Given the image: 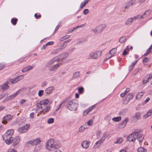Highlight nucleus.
I'll return each instance as SVG.
<instances>
[{
  "instance_id": "obj_28",
  "label": "nucleus",
  "mask_w": 152,
  "mask_h": 152,
  "mask_svg": "<svg viewBox=\"0 0 152 152\" xmlns=\"http://www.w3.org/2000/svg\"><path fill=\"white\" fill-rule=\"evenodd\" d=\"M117 51V48H114L111 50L110 51V53L111 55L112 56L110 57L108 59L110 58L111 57L113 56H114V55L116 53Z\"/></svg>"
},
{
  "instance_id": "obj_8",
  "label": "nucleus",
  "mask_w": 152,
  "mask_h": 152,
  "mask_svg": "<svg viewBox=\"0 0 152 152\" xmlns=\"http://www.w3.org/2000/svg\"><path fill=\"white\" fill-rule=\"evenodd\" d=\"M8 82L7 81L5 83L1 85L0 86V91H4L8 89L9 86H8Z\"/></svg>"
},
{
  "instance_id": "obj_42",
  "label": "nucleus",
  "mask_w": 152,
  "mask_h": 152,
  "mask_svg": "<svg viewBox=\"0 0 152 152\" xmlns=\"http://www.w3.org/2000/svg\"><path fill=\"white\" fill-rule=\"evenodd\" d=\"M123 141V139L121 138H118L117 139V141L115 142V144L121 143Z\"/></svg>"
},
{
  "instance_id": "obj_21",
  "label": "nucleus",
  "mask_w": 152,
  "mask_h": 152,
  "mask_svg": "<svg viewBox=\"0 0 152 152\" xmlns=\"http://www.w3.org/2000/svg\"><path fill=\"white\" fill-rule=\"evenodd\" d=\"M106 27V25L105 24H102L100 26H99L96 28H97L98 31L100 33L102 31L103 29L105 28Z\"/></svg>"
},
{
  "instance_id": "obj_37",
  "label": "nucleus",
  "mask_w": 152,
  "mask_h": 152,
  "mask_svg": "<svg viewBox=\"0 0 152 152\" xmlns=\"http://www.w3.org/2000/svg\"><path fill=\"white\" fill-rule=\"evenodd\" d=\"M133 95L132 93H129L126 96V98L127 100L129 101L131 99L133 98Z\"/></svg>"
},
{
  "instance_id": "obj_12",
  "label": "nucleus",
  "mask_w": 152,
  "mask_h": 152,
  "mask_svg": "<svg viewBox=\"0 0 152 152\" xmlns=\"http://www.w3.org/2000/svg\"><path fill=\"white\" fill-rule=\"evenodd\" d=\"M40 142L39 139H37L35 140H32L28 141L27 143L31 145H32L34 146L37 145L39 144Z\"/></svg>"
},
{
  "instance_id": "obj_39",
  "label": "nucleus",
  "mask_w": 152,
  "mask_h": 152,
  "mask_svg": "<svg viewBox=\"0 0 152 152\" xmlns=\"http://www.w3.org/2000/svg\"><path fill=\"white\" fill-rule=\"evenodd\" d=\"M142 91L140 92L137 95L136 98L137 99H140L142 98Z\"/></svg>"
},
{
  "instance_id": "obj_62",
  "label": "nucleus",
  "mask_w": 152,
  "mask_h": 152,
  "mask_svg": "<svg viewBox=\"0 0 152 152\" xmlns=\"http://www.w3.org/2000/svg\"><path fill=\"white\" fill-rule=\"evenodd\" d=\"M127 53L128 52L126 51V49H125L124 50V51L122 53V55L124 56H125V55L127 54Z\"/></svg>"
},
{
  "instance_id": "obj_24",
  "label": "nucleus",
  "mask_w": 152,
  "mask_h": 152,
  "mask_svg": "<svg viewBox=\"0 0 152 152\" xmlns=\"http://www.w3.org/2000/svg\"><path fill=\"white\" fill-rule=\"evenodd\" d=\"M49 100L48 99H46L45 100L41 101L40 103V104L42 105L43 107L45 106L49 103Z\"/></svg>"
},
{
  "instance_id": "obj_5",
  "label": "nucleus",
  "mask_w": 152,
  "mask_h": 152,
  "mask_svg": "<svg viewBox=\"0 0 152 152\" xmlns=\"http://www.w3.org/2000/svg\"><path fill=\"white\" fill-rule=\"evenodd\" d=\"M29 126V124H27L19 128L18 129V131L21 133L25 132L28 129Z\"/></svg>"
},
{
  "instance_id": "obj_26",
  "label": "nucleus",
  "mask_w": 152,
  "mask_h": 152,
  "mask_svg": "<svg viewBox=\"0 0 152 152\" xmlns=\"http://www.w3.org/2000/svg\"><path fill=\"white\" fill-rule=\"evenodd\" d=\"M53 89V87L52 86L49 87L45 90V93H46L47 94H49L51 93Z\"/></svg>"
},
{
  "instance_id": "obj_35",
  "label": "nucleus",
  "mask_w": 152,
  "mask_h": 152,
  "mask_svg": "<svg viewBox=\"0 0 152 152\" xmlns=\"http://www.w3.org/2000/svg\"><path fill=\"white\" fill-rule=\"evenodd\" d=\"M121 116H119L118 117H115L114 118H112V120L115 122H118L120 121L121 120Z\"/></svg>"
},
{
  "instance_id": "obj_51",
  "label": "nucleus",
  "mask_w": 152,
  "mask_h": 152,
  "mask_svg": "<svg viewBox=\"0 0 152 152\" xmlns=\"http://www.w3.org/2000/svg\"><path fill=\"white\" fill-rule=\"evenodd\" d=\"M54 122V119L53 118H50L47 121L48 123V124L53 123Z\"/></svg>"
},
{
  "instance_id": "obj_20",
  "label": "nucleus",
  "mask_w": 152,
  "mask_h": 152,
  "mask_svg": "<svg viewBox=\"0 0 152 152\" xmlns=\"http://www.w3.org/2000/svg\"><path fill=\"white\" fill-rule=\"evenodd\" d=\"M60 66V64L59 63H57L56 64L50 67L49 69L50 71H54L57 69Z\"/></svg>"
},
{
  "instance_id": "obj_7",
  "label": "nucleus",
  "mask_w": 152,
  "mask_h": 152,
  "mask_svg": "<svg viewBox=\"0 0 152 152\" xmlns=\"http://www.w3.org/2000/svg\"><path fill=\"white\" fill-rule=\"evenodd\" d=\"M12 118V116L10 114H7L3 118V120L2 121V123L6 124L7 123V121L11 120Z\"/></svg>"
},
{
  "instance_id": "obj_50",
  "label": "nucleus",
  "mask_w": 152,
  "mask_h": 152,
  "mask_svg": "<svg viewBox=\"0 0 152 152\" xmlns=\"http://www.w3.org/2000/svg\"><path fill=\"white\" fill-rule=\"evenodd\" d=\"M44 94V91L43 90H40L39 91L38 95L40 97L42 96Z\"/></svg>"
},
{
  "instance_id": "obj_1",
  "label": "nucleus",
  "mask_w": 152,
  "mask_h": 152,
  "mask_svg": "<svg viewBox=\"0 0 152 152\" xmlns=\"http://www.w3.org/2000/svg\"><path fill=\"white\" fill-rule=\"evenodd\" d=\"M58 147V144L54 142L53 139L48 140L46 144V149L50 151H53L57 148Z\"/></svg>"
},
{
  "instance_id": "obj_11",
  "label": "nucleus",
  "mask_w": 152,
  "mask_h": 152,
  "mask_svg": "<svg viewBox=\"0 0 152 152\" xmlns=\"http://www.w3.org/2000/svg\"><path fill=\"white\" fill-rule=\"evenodd\" d=\"M20 139L18 137H15L14 139H13V140H12V145L14 147L16 148L18 147L17 146L20 142Z\"/></svg>"
},
{
  "instance_id": "obj_48",
  "label": "nucleus",
  "mask_w": 152,
  "mask_h": 152,
  "mask_svg": "<svg viewBox=\"0 0 152 152\" xmlns=\"http://www.w3.org/2000/svg\"><path fill=\"white\" fill-rule=\"evenodd\" d=\"M151 11L150 10H148L145 11V12L144 13V14H143V15H148L150 13H151Z\"/></svg>"
},
{
  "instance_id": "obj_29",
  "label": "nucleus",
  "mask_w": 152,
  "mask_h": 152,
  "mask_svg": "<svg viewBox=\"0 0 152 152\" xmlns=\"http://www.w3.org/2000/svg\"><path fill=\"white\" fill-rule=\"evenodd\" d=\"M151 52H152V45L147 50L146 53H145L143 55V56H146L147 55H148Z\"/></svg>"
},
{
  "instance_id": "obj_63",
  "label": "nucleus",
  "mask_w": 152,
  "mask_h": 152,
  "mask_svg": "<svg viewBox=\"0 0 152 152\" xmlns=\"http://www.w3.org/2000/svg\"><path fill=\"white\" fill-rule=\"evenodd\" d=\"M138 152H142V147H139L137 149Z\"/></svg>"
},
{
  "instance_id": "obj_6",
  "label": "nucleus",
  "mask_w": 152,
  "mask_h": 152,
  "mask_svg": "<svg viewBox=\"0 0 152 152\" xmlns=\"http://www.w3.org/2000/svg\"><path fill=\"white\" fill-rule=\"evenodd\" d=\"M14 131L13 129H10L8 130L4 134L3 137L4 138H7V137L13 138L12 137V136L14 134Z\"/></svg>"
},
{
  "instance_id": "obj_22",
  "label": "nucleus",
  "mask_w": 152,
  "mask_h": 152,
  "mask_svg": "<svg viewBox=\"0 0 152 152\" xmlns=\"http://www.w3.org/2000/svg\"><path fill=\"white\" fill-rule=\"evenodd\" d=\"M33 68V67L32 66H28L25 67L22 70V72H26L32 69Z\"/></svg>"
},
{
  "instance_id": "obj_17",
  "label": "nucleus",
  "mask_w": 152,
  "mask_h": 152,
  "mask_svg": "<svg viewBox=\"0 0 152 152\" xmlns=\"http://www.w3.org/2000/svg\"><path fill=\"white\" fill-rule=\"evenodd\" d=\"M44 107V108H43L41 112V113H43V114H45L48 112L50 109V107L49 106H45Z\"/></svg>"
},
{
  "instance_id": "obj_54",
  "label": "nucleus",
  "mask_w": 152,
  "mask_h": 152,
  "mask_svg": "<svg viewBox=\"0 0 152 152\" xmlns=\"http://www.w3.org/2000/svg\"><path fill=\"white\" fill-rule=\"evenodd\" d=\"M83 127H84L82 126L79 128V131L80 132H83L84 131L85 129Z\"/></svg>"
},
{
  "instance_id": "obj_4",
  "label": "nucleus",
  "mask_w": 152,
  "mask_h": 152,
  "mask_svg": "<svg viewBox=\"0 0 152 152\" xmlns=\"http://www.w3.org/2000/svg\"><path fill=\"white\" fill-rule=\"evenodd\" d=\"M138 132H135L129 134L127 138V140L130 142L135 141L138 136Z\"/></svg>"
},
{
  "instance_id": "obj_44",
  "label": "nucleus",
  "mask_w": 152,
  "mask_h": 152,
  "mask_svg": "<svg viewBox=\"0 0 152 152\" xmlns=\"http://www.w3.org/2000/svg\"><path fill=\"white\" fill-rule=\"evenodd\" d=\"M78 92L79 94H82L84 91V88L83 87H81L78 88Z\"/></svg>"
},
{
  "instance_id": "obj_59",
  "label": "nucleus",
  "mask_w": 152,
  "mask_h": 152,
  "mask_svg": "<svg viewBox=\"0 0 152 152\" xmlns=\"http://www.w3.org/2000/svg\"><path fill=\"white\" fill-rule=\"evenodd\" d=\"M148 61H149V59H148V58L147 57H145L143 59V63H147Z\"/></svg>"
},
{
  "instance_id": "obj_19",
  "label": "nucleus",
  "mask_w": 152,
  "mask_h": 152,
  "mask_svg": "<svg viewBox=\"0 0 152 152\" xmlns=\"http://www.w3.org/2000/svg\"><path fill=\"white\" fill-rule=\"evenodd\" d=\"M89 142L90 141H84L81 144V145L83 148L86 149L89 146Z\"/></svg>"
},
{
  "instance_id": "obj_60",
  "label": "nucleus",
  "mask_w": 152,
  "mask_h": 152,
  "mask_svg": "<svg viewBox=\"0 0 152 152\" xmlns=\"http://www.w3.org/2000/svg\"><path fill=\"white\" fill-rule=\"evenodd\" d=\"M27 57H23V58H21L19 60V61L20 62H22L26 60V58Z\"/></svg>"
},
{
  "instance_id": "obj_27",
  "label": "nucleus",
  "mask_w": 152,
  "mask_h": 152,
  "mask_svg": "<svg viewBox=\"0 0 152 152\" xmlns=\"http://www.w3.org/2000/svg\"><path fill=\"white\" fill-rule=\"evenodd\" d=\"M133 22L132 18H129L126 21L125 24L126 26H129Z\"/></svg>"
},
{
  "instance_id": "obj_45",
  "label": "nucleus",
  "mask_w": 152,
  "mask_h": 152,
  "mask_svg": "<svg viewBox=\"0 0 152 152\" xmlns=\"http://www.w3.org/2000/svg\"><path fill=\"white\" fill-rule=\"evenodd\" d=\"M10 81L12 84L18 82L16 77L11 79Z\"/></svg>"
},
{
  "instance_id": "obj_53",
  "label": "nucleus",
  "mask_w": 152,
  "mask_h": 152,
  "mask_svg": "<svg viewBox=\"0 0 152 152\" xmlns=\"http://www.w3.org/2000/svg\"><path fill=\"white\" fill-rule=\"evenodd\" d=\"M128 121V119L127 118H126L123 121L122 123L124 124V126H125L127 124Z\"/></svg>"
},
{
  "instance_id": "obj_40",
  "label": "nucleus",
  "mask_w": 152,
  "mask_h": 152,
  "mask_svg": "<svg viewBox=\"0 0 152 152\" xmlns=\"http://www.w3.org/2000/svg\"><path fill=\"white\" fill-rule=\"evenodd\" d=\"M67 45L64 42L61 43L60 45V49H61V50L65 48L66 46Z\"/></svg>"
},
{
  "instance_id": "obj_47",
  "label": "nucleus",
  "mask_w": 152,
  "mask_h": 152,
  "mask_svg": "<svg viewBox=\"0 0 152 152\" xmlns=\"http://www.w3.org/2000/svg\"><path fill=\"white\" fill-rule=\"evenodd\" d=\"M91 31L94 33V34L96 35H97L99 34V33L96 28L95 29H92L91 30Z\"/></svg>"
},
{
  "instance_id": "obj_9",
  "label": "nucleus",
  "mask_w": 152,
  "mask_h": 152,
  "mask_svg": "<svg viewBox=\"0 0 152 152\" xmlns=\"http://www.w3.org/2000/svg\"><path fill=\"white\" fill-rule=\"evenodd\" d=\"M57 61L58 62L57 57H54L48 61L46 64V66L47 67H50L54 64V62Z\"/></svg>"
},
{
  "instance_id": "obj_36",
  "label": "nucleus",
  "mask_w": 152,
  "mask_h": 152,
  "mask_svg": "<svg viewBox=\"0 0 152 152\" xmlns=\"http://www.w3.org/2000/svg\"><path fill=\"white\" fill-rule=\"evenodd\" d=\"M70 37V35H67L61 37L60 39V42H62L65 40V39L68 38Z\"/></svg>"
},
{
  "instance_id": "obj_41",
  "label": "nucleus",
  "mask_w": 152,
  "mask_h": 152,
  "mask_svg": "<svg viewBox=\"0 0 152 152\" xmlns=\"http://www.w3.org/2000/svg\"><path fill=\"white\" fill-rule=\"evenodd\" d=\"M17 20L18 19L17 18H13L11 20V22L13 25H15L16 24Z\"/></svg>"
},
{
  "instance_id": "obj_57",
  "label": "nucleus",
  "mask_w": 152,
  "mask_h": 152,
  "mask_svg": "<svg viewBox=\"0 0 152 152\" xmlns=\"http://www.w3.org/2000/svg\"><path fill=\"white\" fill-rule=\"evenodd\" d=\"M93 124V121L91 120H90L87 122V124L89 126H91Z\"/></svg>"
},
{
  "instance_id": "obj_64",
  "label": "nucleus",
  "mask_w": 152,
  "mask_h": 152,
  "mask_svg": "<svg viewBox=\"0 0 152 152\" xmlns=\"http://www.w3.org/2000/svg\"><path fill=\"white\" fill-rule=\"evenodd\" d=\"M34 16L36 19H38L41 17V15H39L37 16V14L36 13L34 15Z\"/></svg>"
},
{
  "instance_id": "obj_61",
  "label": "nucleus",
  "mask_w": 152,
  "mask_h": 152,
  "mask_svg": "<svg viewBox=\"0 0 152 152\" xmlns=\"http://www.w3.org/2000/svg\"><path fill=\"white\" fill-rule=\"evenodd\" d=\"M84 26V25H80V26H77L76 28H74L73 30H71L70 31V32H72V31L75 30L77 28H80V27H82V26Z\"/></svg>"
},
{
  "instance_id": "obj_33",
  "label": "nucleus",
  "mask_w": 152,
  "mask_h": 152,
  "mask_svg": "<svg viewBox=\"0 0 152 152\" xmlns=\"http://www.w3.org/2000/svg\"><path fill=\"white\" fill-rule=\"evenodd\" d=\"M89 0H85L84 4L83 2H82L80 5V9L82 8L86 4H87Z\"/></svg>"
},
{
  "instance_id": "obj_52",
  "label": "nucleus",
  "mask_w": 152,
  "mask_h": 152,
  "mask_svg": "<svg viewBox=\"0 0 152 152\" xmlns=\"http://www.w3.org/2000/svg\"><path fill=\"white\" fill-rule=\"evenodd\" d=\"M108 136V135L106 133H105L101 138H102V140L104 141L106 138Z\"/></svg>"
},
{
  "instance_id": "obj_16",
  "label": "nucleus",
  "mask_w": 152,
  "mask_h": 152,
  "mask_svg": "<svg viewBox=\"0 0 152 152\" xmlns=\"http://www.w3.org/2000/svg\"><path fill=\"white\" fill-rule=\"evenodd\" d=\"M104 141L103 140H102V138H101L99 141L96 142L94 145V148H96L99 147L101 144L103 143Z\"/></svg>"
},
{
  "instance_id": "obj_56",
  "label": "nucleus",
  "mask_w": 152,
  "mask_h": 152,
  "mask_svg": "<svg viewBox=\"0 0 152 152\" xmlns=\"http://www.w3.org/2000/svg\"><path fill=\"white\" fill-rule=\"evenodd\" d=\"M89 10H88V9H85L83 11L84 14L85 15H87L89 13Z\"/></svg>"
},
{
  "instance_id": "obj_46",
  "label": "nucleus",
  "mask_w": 152,
  "mask_h": 152,
  "mask_svg": "<svg viewBox=\"0 0 152 152\" xmlns=\"http://www.w3.org/2000/svg\"><path fill=\"white\" fill-rule=\"evenodd\" d=\"M23 77L24 76L23 75L18 76L16 77L18 81L23 79Z\"/></svg>"
},
{
  "instance_id": "obj_13",
  "label": "nucleus",
  "mask_w": 152,
  "mask_h": 152,
  "mask_svg": "<svg viewBox=\"0 0 152 152\" xmlns=\"http://www.w3.org/2000/svg\"><path fill=\"white\" fill-rule=\"evenodd\" d=\"M68 56V53H65L61 54L59 57H57L58 59V62L67 58Z\"/></svg>"
},
{
  "instance_id": "obj_31",
  "label": "nucleus",
  "mask_w": 152,
  "mask_h": 152,
  "mask_svg": "<svg viewBox=\"0 0 152 152\" xmlns=\"http://www.w3.org/2000/svg\"><path fill=\"white\" fill-rule=\"evenodd\" d=\"M142 18V15H138L137 16H135L134 17H133L132 18V20H133V21L137 19H139L140 18Z\"/></svg>"
},
{
  "instance_id": "obj_30",
  "label": "nucleus",
  "mask_w": 152,
  "mask_h": 152,
  "mask_svg": "<svg viewBox=\"0 0 152 152\" xmlns=\"http://www.w3.org/2000/svg\"><path fill=\"white\" fill-rule=\"evenodd\" d=\"M137 61H136L132 63V64L129 67V71H131L134 68V66L137 63Z\"/></svg>"
},
{
  "instance_id": "obj_34",
  "label": "nucleus",
  "mask_w": 152,
  "mask_h": 152,
  "mask_svg": "<svg viewBox=\"0 0 152 152\" xmlns=\"http://www.w3.org/2000/svg\"><path fill=\"white\" fill-rule=\"evenodd\" d=\"M152 113V110H149L148 112L146 113V115L144 116V118H146L150 116Z\"/></svg>"
},
{
  "instance_id": "obj_32",
  "label": "nucleus",
  "mask_w": 152,
  "mask_h": 152,
  "mask_svg": "<svg viewBox=\"0 0 152 152\" xmlns=\"http://www.w3.org/2000/svg\"><path fill=\"white\" fill-rule=\"evenodd\" d=\"M126 36H123L120 38L119 42L120 43H123L126 41Z\"/></svg>"
},
{
  "instance_id": "obj_14",
  "label": "nucleus",
  "mask_w": 152,
  "mask_h": 152,
  "mask_svg": "<svg viewBox=\"0 0 152 152\" xmlns=\"http://www.w3.org/2000/svg\"><path fill=\"white\" fill-rule=\"evenodd\" d=\"M21 91V89L18 90L15 93L7 97V100H9L12 99L13 98H14L16 96H17L20 93Z\"/></svg>"
},
{
  "instance_id": "obj_43",
  "label": "nucleus",
  "mask_w": 152,
  "mask_h": 152,
  "mask_svg": "<svg viewBox=\"0 0 152 152\" xmlns=\"http://www.w3.org/2000/svg\"><path fill=\"white\" fill-rule=\"evenodd\" d=\"M152 77V75L151 74L148 77V75H146L145 77V78H147V79L146 80V82H145V83H146L148 82V80L149 79H151Z\"/></svg>"
},
{
  "instance_id": "obj_58",
  "label": "nucleus",
  "mask_w": 152,
  "mask_h": 152,
  "mask_svg": "<svg viewBox=\"0 0 152 152\" xmlns=\"http://www.w3.org/2000/svg\"><path fill=\"white\" fill-rule=\"evenodd\" d=\"M53 43H54V42L53 41L49 42H48L47 43L45 44V45H47V46L48 45H52L53 44Z\"/></svg>"
},
{
  "instance_id": "obj_49",
  "label": "nucleus",
  "mask_w": 152,
  "mask_h": 152,
  "mask_svg": "<svg viewBox=\"0 0 152 152\" xmlns=\"http://www.w3.org/2000/svg\"><path fill=\"white\" fill-rule=\"evenodd\" d=\"M61 50V49H60V48H57L56 50H53L52 52V53L53 54L59 52V51Z\"/></svg>"
},
{
  "instance_id": "obj_25",
  "label": "nucleus",
  "mask_w": 152,
  "mask_h": 152,
  "mask_svg": "<svg viewBox=\"0 0 152 152\" xmlns=\"http://www.w3.org/2000/svg\"><path fill=\"white\" fill-rule=\"evenodd\" d=\"M79 72H77L73 73V76L72 78V80L77 79L80 77Z\"/></svg>"
},
{
  "instance_id": "obj_18",
  "label": "nucleus",
  "mask_w": 152,
  "mask_h": 152,
  "mask_svg": "<svg viewBox=\"0 0 152 152\" xmlns=\"http://www.w3.org/2000/svg\"><path fill=\"white\" fill-rule=\"evenodd\" d=\"M95 105L91 106L88 108V109L86 110L84 112L83 114L84 115H86L91 111L95 107Z\"/></svg>"
},
{
  "instance_id": "obj_38",
  "label": "nucleus",
  "mask_w": 152,
  "mask_h": 152,
  "mask_svg": "<svg viewBox=\"0 0 152 152\" xmlns=\"http://www.w3.org/2000/svg\"><path fill=\"white\" fill-rule=\"evenodd\" d=\"M139 133H138V134ZM137 139L138 140L139 142H140V145H141V142H142V137L141 135H139V134H138V136L137 137Z\"/></svg>"
},
{
  "instance_id": "obj_10",
  "label": "nucleus",
  "mask_w": 152,
  "mask_h": 152,
  "mask_svg": "<svg viewBox=\"0 0 152 152\" xmlns=\"http://www.w3.org/2000/svg\"><path fill=\"white\" fill-rule=\"evenodd\" d=\"M140 117V113L139 112H137L135 115L133 116L132 118L131 121L132 123L136 122Z\"/></svg>"
},
{
  "instance_id": "obj_2",
  "label": "nucleus",
  "mask_w": 152,
  "mask_h": 152,
  "mask_svg": "<svg viewBox=\"0 0 152 152\" xmlns=\"http://www.w3.org/2000/svg\"><path fill=\"white\" fill-rule=\"evenodd\" d=\"M78 106L77 101L76 99H72L68 102L67 107L70 111H75Z\"/></svg>"
},
{
  "instance_id": "obj_15",
  "label": "nucleus",
  "mask_w": 152,
  "mask_h": 152,
  "mask_svg": "<svg viewBox=\"0 0 152 152\" xmlns=\"http://www.w3.org/2000/svg\"><path fill=\"white\" fill-rule=\"evenodd\" d=\"M134 3V0H131L130 1L126 2L125 4V9H127L130 6L133 4Z\"/></svg>"
},
{
  "instance_id": "obj_55",
  "label": "nucleus",
  "mask_w": 152,
  "mask_h": 152,
  "mask_svg": "<svg viewBox=\"0 0 152 152\" xmlns=\"http://www.w3.org/2000/svg\"><path fill=\"white\" fill-rule=\"evenodd\" d=\"M5 66V64L4 63H0V70L2 69Z\"/></svg>"
},
{
  "instance_id": "obj_3",
  "label": "nucleus",
  "mask_w": 152,
  "mask_h": 152,
  "mask_svg": "<svg viewBox=\"0 0 152 152\" xmlns=\"http://www.w3.org/2000/svg\"><path fill=\"white\" fill-rule=\"evenodd\" d=\"M102 52L100 51H97L95 53L91 52L89 56L90 58L94 59H97L100 57L101 55Z\"/></svg>"
},
{
  "instance_id": "obj_23",
  "label": "nucleus",
  "mask_w": 152,
  "mask_h": 152,
  "mask_svg": "<svg viewBox=\"0 0 152 152\" xmlns=\"http://www.w3.org/2000/svg\"><path fill=\"white\" fill-rule=\"evenodd\" d=\"M3 138L5 140L6 143L8 145L10 144L13 140V138L7 137L4 138V137H3Z\"/></svg>"
}]
</instances>
